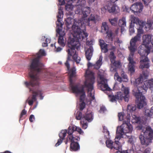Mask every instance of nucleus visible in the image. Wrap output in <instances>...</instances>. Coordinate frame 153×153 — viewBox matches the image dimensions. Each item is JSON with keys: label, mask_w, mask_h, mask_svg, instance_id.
Here are the masks:
<instances>
[{"label": "nucleus", "mask_w": 153, "mask_h": 153, "mask_svg": "<svg viewBox=\"0 0 153 153\" xmlns=\"http://www.w3.org/2000/svg\"><path fill=\"white\" fill-rule=\"evenodd\" d=\"M74 20L72 18L68 16L65 20V25L67 28L69 29L72 27V29L74 32L73 37H70L68 40V45L70 48L67 50L68 55L65 65L68 71L70 68L69 62L72 61V56L76 64L79 63L81 58L78 56L75 49L78 50L79 48V40H83L85 38H86L88 36V34L84 31L83 29L81 28V25L78 21L77 22H74V24L72 25V22Z\"/></svg>", "instance_id": "f257e3e1"}, {"label": "nucleus", "mask_w": 153, "mask_h": 153, "mask_svg": "<svg viewBox=\"0 0 153 153\" xmlns=\"http://www.w3.org/2000/svg\"><path fill=\"white\" fill-rule=\"evenodd\" d=\"M45 55V51L41 49L38 53L37 57L32 61L29 69L30 70L29 73L30 81L29 82L26 81L25 82L27 87L29 88L30 86L33 87L38 85L39 78L38 74L41 71V67L42 66V64L39 61V59L41 56Z\"/></svg>", "instance_id": "f03ea898"}, {"label": "nucleus", "mask_w": 153, "mask_h": 153, "mask_svg": "<svg viewBox=\"0 0 153 153\" xmlns=\"http://www.w3.org/2000/svg\"><path fill=\"white\" fill-rule=\"evenodd\" d=\"M77 7L75 12L76 14H82V16L80 19L78 20L79 22L81 25V27L85 30H86L85 26H92L96 24L100 19V16L95 14H91L88 18L87 17L91 12L90 8L89 7H85L80 9L79 6Z\"/></svg>", "instance_id": "7ed1b4c3"}, {"label": "nucleus", "mask_w": 153, "mask_h": 153, "mask_svg": "<svg viewBox=\"0 0 153 153\" xmlns=\"http://www.w3.org/2000/svg\"><path fill=\"white\" fill-rule=\"evenodd\" d=\"M95 82V78L93 76L89 77L85 81L84 85H80L79 84L74 85L70 82V87L73 93L80 94L84 92L85 88H87L88 93L90 94L91 100L95 99L94 91V90L93 84Z\"/></svg>", "instance_id": "20e7f679"}, {"label": "nucleus", "mask_w": 153, "mask_h": 153, "mask_svg": "<svg viewBox=\"0 0 153 153\" xmlns=\"http://www.w3.org/2000/svg\"><path fill=\"white\" fill-rule=\"evenodd\" d=\"M126 120L123 121L122 125L117 127L116 139L120 140L124 134L130 133L132 131L133 128L130 123V119L128 118Z\"/></svg>", "instance_id": "39448f33"}, {"label": "nucleus", "mask_w": 153, "mask_h": 153, "mask_svg": "<svg viewBox=\"0 0 153 153\" xmlns=\"http://www.w3.org/2000/svg\"><path fill=\"white\" fill-rule=\"evenodd\" d=\"M139 139L142 145L147 146L152 143L153 139V130L150 127H146L145 130H143L139 136Z\"/></svg>", "instance_id": "423d86ee"}, {"label": "nucleus", "mask_w": 153, "mask_h": 153, "mask_svg": "<svg viewBox=\"0 0 153 153\" xmlns=\"http://www.w3.org/2000/svg\"><path fill=\"white\" fill-rule=\"evenodd\" d=\"M122 90L123 92H117L116 95H109L108 97L110 100L112 102L117 101V100L124 99L125 102H128L129 97V89L128 88L125 87L124 86H122Z\"/></svg>", "instance_id": "0eeeda50"}, {"label": "nucleus", "mask_w": 153, "mask_h": 153, "mask_svg": "<svg viewBox=\"0 0 153 153\" xmlns=\"http://www.w3.org/2000/svg\"><path fill=\"white\" fill-rule=\"evenodd\" d=\"M138 52L140 56V67L142 69L149 68L150 66L149 60L147 56L150 52L149 50L146 51L145 49H142L141 47L138 49Z\"/></svg>", "instance_id": "6e6552de"}, {"label": "nucleus", "mask_w": 153, "mask_h": 153, "mask_svg": "<svg viewBox=\"0 0 153 153\" xmlns=\"http://www.w3.org/2000/svg\"><path fill=\"white\" fill-rule=\"evenodd\" d=\"M141 91H139L138 89H134L133 90V93L136 98V102L137 108L141 109L146 106V102L145 97L143 95V92H141Z\"/></svg>", "instance_id": "1a4fd4ad"}, {"label": "nucleus", "mask_w": 153, "mask_h": 153, "mask_svg": "<svg viewBox=\"0 0 153 153\" xmlns=\"http://www.w3.org/2000/svg\"><path fill=\"white\" fill-rule=\"evenodd\" d=\"M143 26H140V27L137 29V33L136 36L132 38L130 42V45L128 46V48H131L134 50H137V46L136 43L139 41L141 36V35L143 33L142 27Z\"/></svg>", "instance_id": "9d476101"}, {"label": "nucleus", "mask_w": 153, "mask_h": 153, "mask_svg": "<svg viewBox=\"0 0 153 153\" xmlns=\"http://www.w3.org/2000/svg\"><path fill=\"white\" fill-rule=\"evenodd\" d=\"M130 51V53L128 58L129 61L128 65V70L131 74L134 73L135 71V62L134 60V56L135 52L137 50H136L128 48Z\"/></svg>", "instance_id": "9b49d317"}, {"label": "nucleus", "mask_w": 153, "mask_h": 153, "mask_svg": "<svg viewBox=\"0 0 153 153\" xmlns=\"http://www.w3.org/2000/svg\"><path fill=\"white\" fill-rule=\"evenodd\" d=\"M30 91H32L33 94L31 96H30L26 100V102H28L29 105L31 106L33 105L34 102L36 100V97L38 95H39L40 97L41 100L43 99V97L42 96V94L41 91L38 90L37 91H35L33 90L31 88H30Z\"/></svg>", "instance_id": "f8f14e48"}, {"label": "nucleus", "mask_w": 153, "mask_h": 153, "mask_svg": "<svg viewBox=\"0 0 153 153\" xmlns=\"http://www.w3.org/2000/svg\"><path fill=\"white\" fill-rule=\"evenodd\" d=\"M67 130L68 135L65 142V144H67L68 142V139H70L71 140H73V137L72 134L74 131H77L80 134H81L82 132V131L80 128L75 125H71L70 126Z\"/></svg>", "instance_id": "ddd939ff"}, {"label": "nucleus", "mask_w": 153, "mask_h": 153, "mask_svg": "<svg viewBox=\"0 0 153 153\" xmlns=\"http://www.w3.org/2000/svg\"><path fill=\"white\" fill-rule=\"evenodd\" d=\"M93 120V114L92 112L87 113L83 115L80 124L83 129H86L88 126L87 122H90Z\"/></svg>", "instance_id": "4468645a"}, {"label": "nucleus", "mask_w": 153, "mask_h": 153, "mask_svg": "<svg viewBox=\"0 0 153 153\" xmlns=\"http://www.w3.org/2000/svg\"><path fill=\"white\" fill-rule=\"evenodd\" d=\"M148 88H153V79L147 80L144 82V84L139 86L137 89L141 92L144 94L146 92Z\"/></svg>", "instance_id": "2eb2a0df"}, {"label": "nucleus", "mask_w": 153, "mask_h": 153, "mask_svg": "<svg viewBox=\"0 0 153 153\" xmlns=\"http://www.w3.org/2000/svg\"><path fill=\"white\" fill-rule=\"evenodd\" d=\"M56 31L59 35L58 40V43L60 46L64 47L65 46L66 42V39L64 37L65 33L64 31H62V28H56Z\"/></svg>", "instance_id": "dca6fc26"}, {"label": "nucleus", "mask_w": 153, "mask_h": 153, "mask_svg": "<svg viewBox=\"0 0 153 153\" xmlns=\"http://www.w3.org/2000/svg\"><path fill=\"white\" fill-rule=\"evenodd\" d=\"M152 36L150 35H144L143 36V44L140 46L139 48V49L141 47L142 49H145L146 51L149 50L150 52V48L149 45L151 41Z\"/></svg>", "instance_id": "f3484780"}, {"label": "nucleus", "mask_w": 153, "mask_h": 153, "mask_svg": "<svg viewBox=\"0 0 153 153\" xmlns=\"http://www.w3.org/2000/svg\"><path fill=\"white\" fill-rule=\"evenodd\" d=\"M102 9L107 10L110 13H116L119 10L118 7L116 4L110 2H108Z\"/></svg>", "instance_id": "a211bd4d"}, {"label": "nucleus", "mask_w": 153, "mask_h": 153, "mask_svg": "<svg viewBox=\"0 0 153 153\" xmlns=\"http://www.w3.org/2000/svg\"><path fill=\"white\" fill-rule=\"evenodd\" d=\"M143 8L142 4L140 2H137L132 4L130 7L131 10L134 13H140Z\"/></svg>", "instance_id": "6ab92c4d"}, {"label": "nucleus", "mask_w": 153, "mask_h": 153, "mask_svg": "<svg viewBox=\"0 0 153 153\" xmlns=\"http://www.w3.org/2000/svg\"><path fill=\"white\" fill-rule=\"evenodd\" d=\"M100 88L101 90L104 91H110L111 89L108 86L107 80L102 77H100Z\"/></svg>", "instance_id": "aec40b11"}, {"label": "nucleus", "mask_w": 153, "mask_h": 153, "mask_svg": "<svg viewBox=\"0 0 153 153\" xmlns=\"http://www.w3.org/2000/svg\"><path fill=\"white\" fill-rule=\"evenodd\" d=\"M90 42L87 41L86 42V44L89 46V47L88 49L85 52V56L87 59L89 61L91 59V57L93 55V49L92 46V45L90 44Z\"/></svg>", "instance_id": "412c9836"}, {"label": "nucleus", "mask_w": 153, "mask_h": 153, "mask_svg": "<svg viewBox=\"0 0 153 153\" xmlns=\"http://www.w3.org/2000/svg\"><path fill=\"white\" fill-rule=\"evenodd\" d=\"M67 133H68L67 130L66 129L61 130L59 134L60 138L58 140L56 144V146L57 147L59 146L62 143Z\"/></svg>", "instance_id": "4be33fe9"}, {"label": "nucleus", "mask_w": 153, "mask_h": 153, "mask_svg": "<svg viewBox=\"0 0 153 153\" xmlns=\"http://www.w3.org/2000/svg\"><path fill=\"white\" fill-rule=\"evenodd\" d=\"M63 12L61 10L59 9L58 13V14L57 16V21L56 22L57 28H62V23L61 22V18L62 17Z\"/></svg>", "instance_id": "5701e85b"}, {"label": "nucleus", "mask_w": 153, "mask_h": 153, "mask_svg": "<svg viewBox=\"0 0 153 153\" xmlns=\"http://www.w3.org/2000/svg\"><path fill=\"white\" fill-rule=\"evenodd\" d=\"M122 78L120 76L117 72H116L114 74V79L119 82H121L122 79H124L125 82H127L128 80L127 76L124 71H122L121 74Z\"/></svg>", "instance_id": "b1692460"}, {"label": "nucleus", "mask_w": 153, "mask_h": 153, "mask_svg": "<svg viewBox=\"0 0 153 153\" xmlns=\"http://www.w3.org/2000/svg\"><path fill=\"white\" fill-rule=\"evenodd\" d=\"M131 23L136 24L139 25L140 26H143L145 25V22L143 21H140L137 17L134 16H131Z\"/></svg>", "instance_id": "393cba45"}, {"label": "nucleus", "mask_w": 153, "mask_h": 153, "mask_svg": "<svg viewBox=\"0 0 153 153\" xmlns=\"http://www.w3.org/2000/svg\"><path fill=\"white\" fill-rule=\"evenodd\" d=\"M70 149L71 151H76L80 149L79 143L77 142H71Z\"/></svg>", "instance_id": "a878e982"}, {"label": "nucleus", "mask_w": 153, "mask_h": 153, "mask_svg": "<svg viewBox=\"0 0 153 153\" xmlns=\"http://www.w3.org/2000/svg\"><path fill=\"white\" fill-rule=\"evenodd\" d=\"M71 4H67L65 6V9L68 12L67 13L69 15L73 16V13L72 11L73 9V5Z\"/></svg>", "instance_id": "bb28decb"}, {"label": "nucleus", "mask_w": 153, "mask_h": 153, "mask_svg": "<svg viewBox=\"0 0 153 153\" xmlns=\"http://www.w3.org/2000/svg\"><path fill=\"white\" fill-rule=\"evenodd\" d=\"M119 26L122 28H124L126 25V19L125 17H123L122 19H120L118 23Z\"/></svg>", "instance_id": "cd10ccee"}, {"label": "nucleus", "mask_w": 153, "mask_h": 153, "mask_svg": "<svg viewBox=\"0 0 153 153\" xmlns=\"http://www.w3.org/2000/svg\"><path fill=\"white\" fill-rule=\"evenodd\" d=\"M75 71L76 69L75 67H73L69 71V73L70 74L69 81L71 83H72L73 82L72 78L75 76V75L76 74Z\"/></svg>", "instance_id": "c85d7f7f"}, {"label": "nucleus", "mask_w": 153, "mask_h": 153, "mask_svg": "<svg viewBox=\"0 0 153 153\" xmlns=\"http://www.w3.org/2000/svg\"><path fill=\"white\" fill-rule=\"evenodd\" d=\"M102 57L100 56L98 60L97 61L96 63L94 65V67L96 69H99L102 64Z\"/></svg>", "instance_id": "c756f323"}, {"label": "nucleus", "mask_w": 153, "mask_h": 153, "mask_svg": "<svg viewBox=\"0 0 153 153\" xmlns=\"http://www.w3.org/2000/svg\"><path fill=\"white\" fill-rule=\"evenodd\" d=\"M114 143V142L110 140H107L105 142L106 146L111 149L113 148Z\"/></svg>", "instance_id": "7c9ffc66"}, {"label": "nucleus", "mask_w": 153, "mask_h": 153, "mask_svg": "<svg viewBox=\"0 0 153 153\" xmlns=\"http://www.w3.org/2000/svg\"><path fill=\"white\" fill-rule=\"evenodd\" d=\"M101 29L104 31H105L106 33L108 32L109 27L106 22H102Z\"/></svg>", "instance_id": "2f4dec72"}, {"label": "nucleus", "mask_w": 153, "mask_h": 153, "mask_svg": "<svg viewBox=\"0 0 153 153\" xmlns=\"http://www.w3.org/2000/svg\"><path fill=\"white\" fill-rule=\"evenodd\" d=\"M108 20L111 25L115 26L117 25L118 23V18H117L115 17L113 19H109Z\"/></svg>", "instance_id": "473e14b6"}, {"label": "nucleus", "mask_w": 153, "mask_h": 153, "mask_svg": "<svg viewBox=\"0 0 153 153\" xmlns=\"http://www.w3.org/2000/svg\"><path fill=\"white\" fill-rule=\"evenodd\" d=\"M136 109V106L134 104L128 105L127 106V110L131 112H133Z\"/></svg>", "instance_id": "72a5a7b5"}, {"label": "nucleus", "mask_w": 153, "mask_h": 153, "mask_svg": "<svg viewBox=\"0 0 153 153\" xmlns=\"http://www.w3.org/2000/svg\"><path fill=\"white\" fill-rule=\"evenodd\" d=\"M134 25L132 23H131L129 26V32L130 35H132L134 33Z\"/></svg>", "instance_id": "f704fd0d"}, {"label": "nucleus", "mask_w": 153, "mask_h": 153, "mask_svg": "<svg viewBox=\"0 0 153 153\" xmlns=\"http://www.w3.org/2000/svg\"><path fill=\"white\" fill-rule=\"evenodd\" d=\"M143 82V78L142 76H140L139 78L136 79L134 84L137 86L140 83H142Z\"/></svg>", "instance_id": "c9c22d12"}, {"label": "nucleus", "mask_w": 153, "mask_h": 153, "mask_svg": "<svg viewBox=\"0 0 153 153\" xmlns=\"http://www.w3.org/2000/svg\"><path fill=\"white\" fill-rule=\"evenodd\" d=\"M120 143L118 141L116 140L114 142L113 144V148L116 150H119L120 149L121 147L119 144Z\"/></svg>", "instance_id": "e433bc0d"}, {"label": "nucleus", "mask_w": 153, "mask_h": 153, "mask_svg": "<svg viewBox=\"0 0 153 153\" xmlns=\"http://www.w3.org/2000/svg\"><path fill=\"white\" fill-rule=\"evenodd\" d=\"M108 44H106L105 45L102 46V47H100L102 51L104 53H105L108 52Z\"/></svg>", "instance_id": "4c0bfd02"}, {"label": "nucleus", "mask_w": 153, "mask_h": 153, "mask_svg": "<svg viewBox=\"0 0 153 153\" xmlns=\"http://www.w3.org/2000/svg\"><path fill=\"white\" fill-rule=\"evenodd\" d=\"M109 57L111 62H113L115 59L116 56H115L114 52L113 51H111L110 52Z\"/></svg>", "instance_id": "58836bf2"}, {"label": "nucleus", "mask_w": 153, "mask_h": 153, "mask_svg": "<svg viewBox=\"0 0 153 153\" xmlns=\"http://www.w3.org/2000/svg\"><path fill=\"white\" fill-rule=\"evenodd\" d=\"M85 0H77L76 4L75 5L77 6H80L81 7L85 4Z\"/></svg>", "instance_id": "ea45409f"}, {"label": "nucleus", "mask_w": 153, "mask_h": 153, "mask_svg": "<svg viewBox=\"0 0 153 153\" xmlns=\"http://www.w3.org/2000/svg\"><path fill=\"white\" fill-rule=\"evenodd\" d=\"M111 62L112 65L117 68H119L120 65V62L119 61H115V60L113 62Z\"/></svg>", "instance_id": "a19ab883"}, {"label": "nucleus", "mask_w": 153, "mask_h": 153, "mask_svg": "<svg viewBox=\"0 0 153 153\" xmlns=\"http://www.w3.org/2000/svg\"><path fill=\"white\" fill-rule=\"evenodd\" d=\"M140 121L139 117H137L135 115H133L132 116V122L133 123H138Z\"/></svg>", "instance_id": "79ce46f5"}, {"label": "nucleus", "mask_w": 153, "mask_h": 153, "mask_svg": "<svg viewBox=\"0 0 153 153\" xmlns=\"http://www.w3.org/2000/svg\"><path fill=\"white\" fill-rule=\"evenodd\" d=\"M83 115L82 116V113L79 111H78L76 113V118L77 120H82V117Z\"/></svg>", "instance_id": "37998d69"}, {"label": "nucleus", "mask_w": 153, "mask_h": 153, "mask_svg": "<svg viewBox=\"0 0 153 153\" xmlns=\"http://www.w3.org/2000/svg\"><path fill=\"white\" fill-rule=\"evenodd\" d=\"M145 115L148 117H150L152 115V112L151 111V109H146L145 110Z\"/></svg>", "instance_id": "c03bdc74"}, {"label": "nucleus", "mask_w": 153, "mask_h": 153, "mask_svg": "<svg viewBox=\"0 0 153 153\" xmlns=\"http://www.w3.org/2000/svg\"><path fill=\"white\" fill-rule=\"evenodd\" d=\"M118 116L119 120L121 121L124 120V114L123 113L120 112L118 113Z\"/></svg>", "instance_id": "a18cd8bd"}, {"label": "nucleus", "mask_w": 153, "mask_h": 153, "mask_svg": "<svg viewBox=\"0 0 153 153\" xmlns=\"http://www.w3.org/2000/svg\"><path fill=\"white\" fill-rule=\"evenodd\" d=\"M26 114H27V111H26L25 109H23L22 110V111L20 114L19 121H20V120H22L23 119H24V118H23V116L24 115Z\"/></svg>", "instance_id": "49530a36"}, {"label": "nucleus", "mask_w": 153, "mask_h": 153, "mask_svg": "<svg viewBox=\"0 0 153 153\" xmlns=\"http://www.w3.org/2000/svg\"><path fill=\"white\" fill-rule=\"evenodd\" d=\"M106 33L107 34V36L108 38L112 41L113 40V38L112 37L113 33L112 31H110L109 32H108Z\"/></svg>", "instance_id": "de8ad7c7"}, {"label": "nucleus", "mask_w": 153, "mask_h": 153, "mask_svg": "<svg viewBox=\"0 0 153 153\" xmlns=\"http://www.w3.org/2000/svg\"><path fill=\"white\" fill-rule=\"evenodd\" d=\"M85 104L84 101H82L79 105V110L82 111L85 107Z\"/></svg>", "instance_id": "09e8293b"}, {"label": "nucleus", "mask_w": 153, "mask_h": 153, "mask_svg": "<svg viewBox=\"0 0 153 153\" xmlns=\"http://www.w3.org/2000/svg\"><path fill=\"white\" fill-rule=\"evenodd\" d=\"M82 94V95H81L80 96V100L81 102L84 101L85 100V92L84 91V92H81L80 94Z\"/></svg>", "instance_id": "8fccbe9b"}, {"label": "nucleus", "mask_w": 153, "mask_h": 153, "mask_svg": "<svg viewBox=\"0 0 153 153\" xmlns=\"http://www.w3.org/2000/svg\"><path fill=\"white\" fill-rule=\"evenodd\" d=\"M73 140H71L70 139H68V141H69L70 142H75V140L78 141L80 139L78 137H74L73 136Z\"/></svg>", "instance_id": "3c124183"}, {"label": "nucleus", "mask_w": 153, "mask_h": 153, "mask_svg": "<svg viewBox=\"0 0 153 153\" xmlns=\"http://www.w3.org/2000/svg\"><path fill=\"white\" fill-rule=\"evenodd\" d=\"M99 43L100 47H102V46L106 44L103 40L101 39L99 41Z\"/></svg>", "instance_id": "603ef678"}, {"label": "nucleus", "mask_w": 153, "mask_h": 153, "mask_svg": "<svg viewBox=\"0 0 153 153\" xmlns=\"http://www.w3.org/2000/svg\"><path fill=\"white\" fill-rule=\"evenodd\" d=\"M35 120V117L33 115L31 114L30 116V117H29V120L30 121V122H33L34 120Z\"/></svg>", "instance_id": "864d4df0"}, {"label": "nucleus", "mask_w": 153, "mask_h": 153, "mask_svg": "<svg viewBox=\"0 0 153 153\" xmlns=\"http://www.w3.org/2000/svg\"><path fill=\"white\" fill-rule=\"evenodd\" d=\"M144 2L145 4L148 5V4L152 0H142Z\"/></svg>", "instance_id": "5fc2aeb1"}, {"label": "nucleus", "mask_w": 153, "mask_h": 153, "mask_svg": "<svg viewBox=\"0 0 153 153\" xmlns=\"http://www.w3.org/2000/svg\"><path fill=\"white\" fill-rule=\"evenodd\" d=\"M59 4L60 5H63L65 4V2L64 0H58Z\"/></svg>", "instance_id": "6e6d98bb"}, {"label": "nucleus", "mask_w": 153, "mask_h": 153, "mask_svg": "<svg viewBox=\"0 0 153 153\" xmlns=\"http://www.w3.org/2000/svg\"><path fill=\"white\" fill-rule=\"evenodd\" d=\"M151 150L149 148L146 149L144 150L143 153H150Z\"/></svg>", "instance_id": "4d7b16f0"}, {"label": "nucleus", "mask_w": 153, "mask_h": 153, "mask_svg": "<svg viewBox=\"0 0 153 153\" xmlns=\"http://www.w3.org/2000/svg\"><path fill=\"white\" fill-rule=\"evenodd\" d=\"M100 110L103 112H104L106 110V109L104 106H102L100 108Z\"/></svg>", "instance_id": "13d9d810"}, {"label": "nucleus", "mask_w": 153, "mask_h": 153, "mask_svg": "<svg viewBox=\"0 0 153 153\" xmlns=\"http://www.w3.org/2000/svg\"><path fill=\"white\" fill-rule=\"evenodd\" d=\"M114 42H116L118 44H120L122 43V42L119 40L118 38H117L116 39V40Z\"/></svg>", "instance_id": "bf43d9fd"}, {"label": "nucleus", "mask_w": 153, "mask_h": 153, "mask_svg": "<svg viewBox=\"0 0 153 153\" xmlns=\"http://www.w3.org/2000/svg\"><path fill=\"white\" fill-rule=\"evenodd\" d=\"M62 50V48H61L60 47H58L56 48V52H59L61 51Z\"/></svg>", "instance_id": "052dcab7"}, {"label": "nucleus", "mask_w": 153, "mask_h": 153, "mask_svg": "<svg viewBox=\"0 0 153 153\" xmlns=\"http://www.w3.org/2000/svg\"><path fill=\"white\" fill-rule=\"evenodd\" d=\"M93 65L90 62H88V68L92 66Z\"/></svg>", "instance_id": "680f3d73"}, {"label": "nucleus", "mask_w": 153, "mask_h": 153, "mask_svg": "<svg viewBox=\"0 0 153 153\" xmlns=\"http://www.w3.org/2000/svg\"><path fill=\"white\" fill-rule=\"evenodd\" d=\"M42 46L43 47H45L48 46V43H43L42 44Z\"/></svg>", "instance_id": "e2e57ef3"}, {"label": "nucleus", "mask_w": 153, "mask_h": 153, "mask_svg": "<svg viewBox=\"0 0 153 153\" xmlns=\"http://www.w3.org/2000/svg\"><path fill=\"white\" fill-rule=\"evenodd\" d=\"M76 1H77V0H68V1L70 3H74Z\"/></svg>", "instance_id": "0e129e2a"}, {"label": "nucleus", "mask_w": 153, "mask_h": 153, "mask_svg": "<svg viewBox=\"0 0 153 153\" xmlns=\"http://www.w3.org/2000/svg\"><path fill=\"white\" fill-rule=\"evenodd\" d=\"M120 153H128L127 150L121 151Z\"/></svg>", "instance_id": "69168bd1"}, {"label": "nucleus", "mask_w": 153, "mask_h": 153, "mask_svg": "<svg viewBox=\"0 0 153 153\" xmlns=\"http://www.w3.org/2000/svg\"><path fill=\"white\" fill-rule=\"evenodd\" d=\"M0 153H13L9 151H6L4 152H1Z\"/></svg>", "instance_id": "338daca9"}, {"label": "nucleus", "mask_w": 153, "mask_h": 153, "mask_svg": "<svg viewBox=\"0 0 153 153\" xmlns=\"http://www.w3.org/2000/svg\"><path fill=\"white\" fill-rule=\"evenodd\" d=\"M116 47L114 46H112L111 48L110 49L111 50H115L116 49Z\"/></svg>", "instance_id": "774afa93"}]
</instances>
